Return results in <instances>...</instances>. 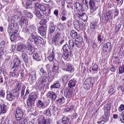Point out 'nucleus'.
<instances>
[{
  "mask_svg": "<svg viewBox=\"0 0 124 124\" xmlns=\"http://www.w3.org/2000/svg\"><path fill=\"white\" fill-rule=\"evenodd\" d=\"M6 99L9 101H12L14 99L12 95V93L10 92L8 94H7L6 96Z\"/></svg>",
  "mask_w": 124,
  "mask_h": 124,
  "instance_id": "obj_36",
  "label": "nucleus"
},
{
  "mask_svg": "<svg viewBox=\"0 0 124 124\" xmlns=\"http://www.w3.org/2000/svg\"><path fill=\"white\" fill-rule=\"evenodd\" d=\"M118 110L119 111H121L124 110V104H121L119 107Z\"/></svg>",
  "mask_w": 124,
  "mask_h": 124,
  "instance_id": "obj_60",
  "label": "nucleus"
},
{
  "mask_svg": "<svg viewBox=\"0 0 124 124\" xmlns=\"http://www.w3.org/2000/svg\"><path fill=\"white\" fill-rule=\"evenodd\" d=\"M73 93L72 91H71L70 89L66 88L64 89V95L67 98L69 99L71 97Z\"/></svg>",
  "mask_w": 124,
  "mask_h": 124,
  "instance_id": "obj_12",
  "label": "nucleus"
},
{
  "mask_svg": "<svg viewBox=\"0 0 124 124\" xmlns=\"http://www.w3.org/2000/svg\"><path fill=\"white\" fill-rule=\"evenodd\" d=\"M48 81V79L47 77H45L41 79L40 80V83L41 84H42L43 83L45 82L46 83V81Z\"/></svg>",
  "mask_w": 124,
  "mask_h": 124,
  "instance_id": "obj_53",
  "label": "nucleus"
},
{
  "mask_svg": "<svg viewBox=\"0 0 124 124\" xmlns=\"http://www.w3.org/2000/svg\"><path fill=\"white\" fill-rule=\"evenodd\" d=\"M16 119L19 120L20 124H28L27 119L25 118H21L23 116V113L22 111L19 109H17L16 111Z\"/></svg>",
  "mask_w": 124,
  "mask_h": 124,
  "instance_id": "obj_2",
  "label": "nucleus"
},
{
  "mask_svg": "<svg viewBox=\"0 0 124 124\" xmlns=\"http://www.w3.org/2000/svg\"><path fill=\"white\" fill-rule=\"evenodd\" d=\"M36 78V77L35 74V75H34L30 76L29 77V78H28V79L29 80H31L32 82H33L35 81Z\"/></svg>",
  "mask_w": 124,
  "mask_h": 124,
  "instance_id": "obj_42",
  "label": "nucleus"
},
{
  "mask_svg": "<svg viewBox=\"0 0 124 124\" xmlns=\"http://www.w3.org/2000/svg\"><path fill=\"white\" fill-rule=\"evenodd\" d=\"M9 36L10 39L12 42L14 41L17 37V34H12L9 35Z\"/></svg>",
  "mask_w": 124,
  "mask_h": 124,
  "instance_id": "obj_37",
  "label": "nucleus"
},
{
  "mask_svg": "<svg viewBox=\"0 0 124 124\" xmlns=\"http://www.w3.org/2000/svg\"><path fill=\"white\" fill-rule=\"evenodd\" d=\"M103 36L99 34L98 36L97 40L100 42H101L103 40Z\"/></svg>",
  "mask_w": 124,
  "mask_h": 124,
  "instance_id": "obj_48",
  "label": "nucleus"
},
{
  "mask_svg": "<svg viewBox=\"0 0 124 124\" xmlns=\"http://www.w3.org/2000/svg\"><path fill=\"white\" fill-rule=\"evenodd\" d=\"M76 82V80H70L68 84V85L69 87L70 88L75 87Z\"/></svg>",
  "mask_w": 124,
  "mask_h": 124,
  "instance_id": "obj_25",
  "label": "nucleus"
},
{
  "mask_svg": "<svg viewBox=\"0 0 124 124\" xmlns=\"http://www.w3.org/2000/svg\"><path fill=\"white\" fill-rule=\"evenodd\" d=\"M66 70L67 71H69L70 72H72L74 71V67L72 66L71 64L67 62L66 65Z\"/></svg>",
  "mask_w": 124,
  "mask_h": 124,
  "instance_id": "obj_20",
  "label": "nucleus"
},
{
  "mask_svg": "<svg viewBox=\"0 0 124 124\" xmlns=\"http://www.w3.org/2000/svg\"><path fill=\"white\" fill-rule=\"evenodd\" d=\"M19 93L17 91L14 92L12 93V95L14 98L16 96L17 97L19 95Z\"/></svg>",
  "mask_w": 124,
  "mask_h": 124,
  "instance_id": "obj_61",
  "label": "nucleus"
},
{
  "mask_svg": "<svg viewBox=\"0 0 124 124\" xmlns=\"http://www.w3.org/2000/svg\"><path fill=\"white\" fill-rule=\"evenodd\" d=\"M62 49L65 53H69L70 51H72L69 46L67 44L63 46Z\"/></svg>",
  "mask_w": 124,
  "mask_h": 124,
  "instance_id": "obj_22",
  "label": "nucleus"
},
{
  "mask_svg": "<svg viewBox=\"0 0 124 124\" xmlns=\"http://www.w3.org/2000/svg\"><path fill=\"white\" fill-rule=\"evenodd\" d=\"M44 113L47 116H50L51 115V111L48 108L47 109H46L44 112Z\"/></svg>",
  "mask_w": 124,
  "mask_h": 124,
  "instance_id": "obj_44",
  "label": "nucleus"
},
{
  "mask_svg": "<svg viewBox=\"0 0 124 124\" xmlns=\"http://www.w3.org/2000/svg\"><path fill=\"white\" fill-rule=\"evenodd\" d=\"M26 87L25 86L23 85L22 87L21 90V96L22 97L24 96V90L25 88Z\"/></svg>",
  "mask_w": 124,
  "mask_h": 124,
  "instance_id": "obj_52",
  "label": "nucleus"
},
{
  "mask_svg": "<svg viewBox=\"0 0 124 124\" xmlns=\"http://www.w3.org/2000/svg\"><path fill=\"white\" fill-rule=\"evenodd\" d=\"M34 12L36 16L39 19H41L43 18V16L40 13V11L38 9H35Z\"/></svg>",
  "mask_w": 124,
  "mask_h": 124,
  "instance_id": "obj_29",
  "label": "nucleus"
},
{
  "mask_svg": "<svg viewBox=\"0 0 124 124\" xmlns=\"http://www.w3.org/2000/svg\"><path fill=\"white\" fill-rule=\"evenodd\" d=\"M87 1L91 11L93 12L97 9L95 5V1L93 0H90L89 1H88V0Z\"/></svg>",
  "mask_w": 124,
  "mask_h": 124,
  "instance_id": "obj_11",
  "label": "nucleus"
},
{
  "mask_svg": "<svg viewBox=\"0 0 124 124\" xmlns=\"http://www.w3.org/2000/svg\"><path fill=\"white\" fill-rule=\"evenodd\" d=\"M69 47L72 50L75 46L74 41L72 40H69Z\"/></svg>",
  "mask_w": 124,
  "mask_h": 124,
  "instance_id": "obj_38",
  "label": "nucleus"
},
{
  "mask_svg": "<svg viewBox=\"0 0 124 124\" xmlns=\"http://www.w3.org/2000/svg\"><path fill=\"white\" fill-rule=\"evenodd\" d=\"M47 22V20L45 19H41L39 22V24L40 25L45 24Z\"/></svg>",
  "mask_w": 124,
  "mask_h": 124,
  "instance_id": "obj_54",
  "label": "nucleus"
},
{
  "mask_svg": "<svg viewBox=\"0 0 124 124\" xmlns=\"http://www.w3.org/2000/svg\"><path fill=\"white\" fill-rule=\"evenodd\" d=\"M74 41V44L75 46L77 47H80L81 43L76 41Z\"/></svg>",
  "mask_w": 124,
  "mask_h": 124,
  "instance_id": "obj_59",
  "label": "nucleus"
},
{
  "mask_svg": "<svg viewBox=\"0 0 124 124\" xmlns=\"http://www.w3.org/2000/svg\"><path fill=\"white\" fill-rule=\"evenodd\" d=\"M33 57L34 59L38 61H41L40 56L37 53H34Z\"/></svg>",
  "mask_w": 124,
  "mask_h": 124,
  "instance_id": "obj_34",
  "label": "nucleus"
},
{
  "mask_svg": "<svg viewBox=\"0 0 124 124\" xmlns=\"http://www.w3.org/2000/svg\"><path fill=\"white\" fill-rule=\"evenodd\" d=\"M62 122L63 124H70V118L65 116L62 119Z\"/></svg>",
  "mask_w": 124,
  "mask_h": 124,
  "instance_id": "obj_21",
  "label": "nucleus"
},
{
  "mask_svg": "<svg viewBox=\"0 0 124 124\" xmlns=\"http://www.w3.org/2000/svg\"><path fill=\"white\" fill-rule=\"evenodd\" d=\"M7 107L4 104H0V115L6 113L7 110Z\"/></svg>",
  "mask_w": 124,
  "mask_h": 124,
  "instance_id": "obj_16",
  "label": "nucleus"
},
{
  "mask_svg": "<svg viewBox=\"0 0 124 124\" xmlns=\"http://www.w3.org/2000/svg\"><path fill=\"white\" fill-rule=\"evenodd\" d=\"M20 16H18V15H15L14 16H13L12 17V19H13L12 21V22H14L15 21V20L16 19H18L19 18H20Z\"/></svg>",
  "mask_w": 124,
  "mask_h": 124,
  "instance_id": "obj_56",
  "label": "nucleus"
},
{
  "mask_svg": "<svg viewBox=\"0 0 124 124\" xmlns=\"http://www.w3.org/2000/svg\"><path fill=\"white\" fill-rule=\"evenodd\" d=\"M37 98V96L35 94H30L27 100V105L31 107H34L35 101Z\"/></svg>",
  "mask_w": 124,
  "mask_h": 124,
  "instance_id": "obj_4",
  "label": "nucleus"
},
{
  "mask_svg": "<svg viewBox=\"0 0 124 124\" xmlns=\"http://www.w3.org/2000/svg\"><path fill=\"white\" fill-rule=\"evenodd\" d=\"M47 30V27L46 25L42 26L38 28V32L42 36L46 35Z\"/></svg>",
  "mask_w": 124,
  "mask_h": 124,
  "instance_id": "obj_9",
  "label": "nucleus"
},
{
  "mask_svg": "<svg viewBox=\"0 0 124 124\" xmlns=\"http://www.w3.org/2000/svg\"><path fill=\"white\" fill-rule=\"evenodd\" d=\"M26 48L25 44H19L17 47V49L18 51L22 52L24 51V50Z\"/></svg>",
  "mask_w": 124,
  "mask_h": 124,
  "instance_id": "obj_19",
  "label": "nucleus"
},
{
  "mask_svg": "<svg viewBox=\"0 0 124 124\" xmlns=\"http://www.w3.org/2000/svg\"><path fill=\"white\" fill-rule=\"evenodd\" d=\"M59 82V81L56 82V83H54L51 86L50 88L52 89L59 88L60 86V84Z\"/></svg>",
  "mask_w": 124,
  "mask_h": 124,
  "instance_id": "obj_33",
  "label": "nucleus"
},
{
  "mask_svg": "<svg viewBox=\"0 0 124 124\" xmlns=\"http://www.w3.org/2000/svg\"><path fill=\"white\" fill-rule=\"evenodd\" d=\"M106 15L107 16H109L113 17V12L111 10H109L108 11H107Z\"/></svg>",
  "mask_w": 124,
  "mask_h": 124,
  "instance_id": "obj_58",
  "label": "nucleus"
},
{
  "mask_svg": "<svg viewBox=\"0 0 124 124\" xmlns=\"http://www.w3.org/2000/svg\"><path fill=\"white\" fill-rule=\"evenodd\" d=\"M5 46V42L4 41H2L0 44V51H4V49Z\"/></svg>",
  "mask_w": 124,
  "mask_h": 124,
  "instance_id": "obj_39",
  "label": "nucleus"
},
{
  "mask_svg": "<svg viewBox=\"0 0 124 124\" xmlns=\"http://www.w3.org/2000/svg\"><path fill=\"white\" fill-rule=\"evenodd\" d=\"M77 16L79 17L81 19L82 18L83 19V17H87V16L85 13H83L82 14L77 13Z\"/></svg>",
  "mask_w": 124,
  "mask_h": 124,
  "instance_id": "obj_47",
  "label": "nucleus"
},
{
  "mask_svg": "<svg viewBox=\"0 0 124 124\" xmlns=\"http://www.w3.org/2000/svg\"><path fill=\"white\" fill-rule=\"evenodd\" d=\"M39 9L42 11V13L44 15H48V14H46V8L44 5L42 4L40 6V7Z\"/></svg>",
  "mask_w": 124,
  "mask_h": 124,
  "instance_id": "obj_35",
  "label": "nucleus"
},
{
  "mask_svg": "<svg viewBox=\"0 0 124 124\" xmlns=\"http://www.w3.org/2000/svg\"><path fill=\"white\" fill-rule=\"evenodd\" d=\"M103 117L104 120H102L101 121H100L99 122H98V124H103L106 122L108 120V118L107 119H106V116H105L104 115L103 116Z\"/></svg>",
  "mask_w": 124,
  "mask_h": 124,
  "instance_id": "obj_46",
  "label": "nucleus"
},
{
  "mask_svg": "<svg viewBox=\"0 0 124 124\" xmlns=\"http://www.w3.org/2000/svg\"><path fill=\"white\" fill-rule=\"evenodd\" d=\"M97 23H92L90 24V27L93 29H94V28L97 26Z\"/></svg>",
  "mask_w": 124,
  "mask_h": 124,
  "instance_id": "obj_64",
  "label": "nucleus"
},
{
  "mask_svg": "<svg viewBox=\"0 0 124 124\" xmlns=\"http://www.w3.org/2000/svg\"><path fill=\"white\" fill-rule=\"evenodd\" d=\"M83 40V39L82 37L81 36H79L78 38L75 39V41H77L78 42L82 43Z\"/></svg>",
  "mask_w": 124,
  "mask_h": 124,
  "instance_id": "obj_49",
  "label": "nucleus"
},
{
  "mask_svg": "<svg viewBox=\"0 0 124 124\" xmlns=\"http://www.w3.org/2000/svg\"><path fill=\"white\" fill-rule=\"evenodd\" d=\"M10 27L13 29V31H18L19 29V27L18 24L16 23L12 22L11 24L9 25Z\"/></svg>",
  "mask_w": 124,
  "mask_h": 124,
  "instance_id": "obj_18",
  "label": "nucleus"
},
{
  "mask_svg": "<svg viewBox=\"0 0 124 124\" xmlns=\"http://www.w3.org/2000/svg\"><path fill=\"white\" fill-rule=\"evenodd\" d=\"M112 45L111 44L110 42H108L105 44L102 47V51L105 54L107 55L111 50Z\"/></svg>",
  "mask_w": 124,
  "mask_h": 124,
  "instance_id": "obj_6",
  "label": "nucleus"
},
{
  "mask_svg": "<svg viewBox=\"0 0 124 124\" xmlns=\"http://www.w3.org/2000/svg\"><path fill=\"white\" fill-rule=\"evenodd\" d=\"M120 66H120L119 68V73L120 74L124 73V66H122L121 67Z\"/></svg>",
  "mask_w": 124,
  "mask_h": 124,
  "instance_id": "obj_51",
  "label": "nucleus"
},
{
  "mask_svg": "<svg viewBox=\"0 0 124 124\" xmlns=\"http://www.w3.org/2000/svg\"><path fill=\"white\" fill-rule=\"evenodd\" d=\"M113 19V17L109 16L106 15H104L102 18V22L104 23H107L108 21L110 22Z\"/></svg>",
  "mask_w": 124,
  "mask_h": 124,
  "instance_id": "obj_13",
  "label": "nucleus"
},
{
  "mask_svg": "<svg viewBox=\"0 0 124 124\" xmlns=\"http://www.w3.org/2000/svg\"><path fill=\"white\" fill-rule=\"evenodd\" d=\"M30 33H33L34 32L36 29V27L33 24L30 25L28 26Z\"/></svg>",
  "mask_w": 124,
  "mask_h": 124,
  "instance_id": "obj_31",
  "label": "nucleus"
},
{
  "mask_svg": "<svg viewBox=\"0 0 124 124\" xmlns=\"http://www.w3.org/2000/svg\"><path fill=\"white\" fill-rule=\"evenodd\" d=\"M22 56L24 62L27 63L28 62V56L25 51H23L22 52Z\"/></svg>",
  "mask_w": 124,
  "mask_h": 124,
  "instance_id": "obj_24",
  "label": "nucleus"
},
{
  "mask_svg": "<svg viewBox=\"0 0 124 124\" xmlns=\"http://www.w3.org/2000/svg\"><path fill=\"white\" fill-rule=\"evenodd\" d=\"M28 46V47L27 48L26 52L28 54H31L35 50L34 48L33 47L32 45L30 44H29Z\"/></svg>",
  "mask_w": 124,
  "mask_h": 124,
  "instance_id": "obj_14",
  "label": "nucleus"
},
{
  "mask_svg": "<svg viewBox=\"0 0 124 124\" xmlns=\"http://www.w3.org/2000/svg\"><path fill=\"white\" fill-rule=\"evenodd\" d=\"M23 30L24 32L26 34H28L30 33L28 27V28L27 27H26L24 28Z\"/></svg>",
  "mask_w": 124,
  "mask_h": 124,
  "instance_id": "obj_62",
  "label": "nucleus"
},
{
  "mask_svg": "<svg viewBox=\"0 0 124 124\" xmlns=\"http://www.w3.org/2000/svg\"><path fill=\"white\" fill-rule=\"evenodd\" d=\"M57 62H54L53 65H50L49 66V64H48L46 65V69L48 70L50 72H55L57 71L59 69L58 65Z\"/></svg>",
  "mask_w": 124,
  "mask_h": 124,
  "instance_id": "obj_5",
  "label": "nucleus"
},
{
  "mask_svg": "<svg viewBox=\"0 0 124 124\" xmlns=\"http://www.w3.org/2000/svg\"><path fill=\"white\" fill-rule=\"evenodd\" d=\"M14 66L12 68L13 69L19 66L20 64V62L19 60L17 58H15L14 61Z\"/></svg>",
  "mask_w": 124,
  "mask_h": 124,
  "instance_id": "obj_28",
  "label": "nucleus"
},
{
  "mask_svg": "<svg viewBox=\"0 0 124 124\" xmlns=\"http://www.w3.org/2000/svg\"><path fill=\"white\" fill-rule=\"evenodd\" d=\"M47 97L51 99L52 100L54 101L57 97V95L53 92L49 91L47 94Z\"/></svg>",
  "mask_w": 124,
  "mask_h": 124,
  "instance_id": "obj_15",
  "label": "nucleus"
},
{
  "mask_svg": "<svg viewBox=\"0 0 124 124\" xmlns=\"http://www.w3.org/2000/svg\"><path fill=\"white\" fill-rule=\"evenodd\" d=\"M121 24H117L116 26V27L115 29L116 32H117L119 31V30L121 28Z\"/></svg>",
  "mask_w": 124,
  "mask_h": 124,
  "instance_id": "obj_63",
  "label": "nucleus"
},
{
  "mask_svg": "<svg viewBox=\"0 0 124 124\" xmlns=\"http://www.w3.org/2000/svg\"><path fill=\"white\" fill-rule=\"evenodd\" d=\"M54 52L53 51L49 56L47 57V58L50 62L53 61V63H54V62H57L56 61L54 60L55 59L54 58Z\"/></svg>",
  "mask_w": 124,
  "mask_h": 124,
  "instance_id": "obj_23",
  "label": "nucleus"
},
{
  "mask_svg": "<svg viewBox=\"0 0 124 124\" xmlns=\"http://www.w3.org/2000/svg\"><path fill=\"white\" fill-rule=\"evenodd\" d=\"M70 35L71 37L73 38H75L77 36V33L74 30H72L71 31Z\"/></svg>",
  "mask_w": 124,
  "mask_h": 124,
  "instance_id": "obj_40",
  "label": "nucleus"
},
{
  "mask_svg": "<svg viewBox=\"0 0 124 124\" xmlns=\"http://www.w3.org/2000/svg\"><path fill=\"white\" fill-rule=\"evenodd\" d=\"M55 27H50L49 29V33L51 34L54 32L55 30Z\"/></svg>",
  "mask_w": 124,
  "mask_h": 124,
  "instance_id": "obj_57",
  "label": "nucleus"
},
{
  "mask_svg": "<svg viewBox=\"0 0 124 124\" xmlns=\"http://www.w3.org/2000/svg\"><path fill=\"white\" fill-rule=\"evenodd\" d=\"M13 29L11 27H10L9 25L8 26V27L7 29V32H8V34L9 35H10L11 34H12L13 31Z\"/></svg>",
  "mask_w": 124,
  "mask_h": 124,
  "instance_id": "obj_50",
  "label": "nucleus"
},
{
  "mask_svg": "<svg viewBox=\"0 0 124 124\" xmlns=\"http://www.w3.org/2000/svg\"><path fill=\"white\" fill-rule=\"evenodd\" d=\"M39 120L41 124H50V119L49 118H45L43 115L39 116Z\"/></svg>",
  "mask_w": 124,
  "mask_h": 124,
  "instance_id": "obj_10",
  "label": "nucleus"
},
{
  "mask_svg": "<svg viewBox=\"0 0 124 124\" xmlns=\"http://www.w3.org/2000/svg\"><path fill=\"white\" fill-rule=\"evenodd\" d=\"M44 40L40 36H38L36 39L35 40L34 43L35 44H44Z\"/></svg>",
  "mask_w": 124,
  "mask_h": 124,
  "instance_id": "obj_17",
  "label": "nucleus"
},
{
  "mask_svg": "<svg viewBox=\"0 0 124 124\" xmlns=\"http://www.w3.org/2000/svg\"><path fill=\"white\" fill-rule=\"evenodd\" d=\"M94 79L93 78H87L84 82L83 86L87 90H89L92 87L94 83Z\"/></svg>",
  "mask_w": 124,
  "mask_h": 124,
  "instance_id": "obj_3",
  "label": "nucleus"
},
{
  "mask_svg": "<svg viewBox=\"0 0 124 124\" xmlns=\"http://www.w3.org/2000/svg\"><path fill=\"white\" fill-rule=\"evenodd\" d=\"M111 106L110 104L107 103L105 105L104 107L105 116H106V119H107L110 114V110Z\"/></svg>",
  "mask_w": 124,
  "mask_h": 124,
  "instance_id": "obj_8",
  "label": "nucleus"
},
{
  "mask_svg": "<svg viewBox=\"0 0 124 124\" xmlns=\"http://www.w3.org/2000/svg\"><path fill=\"white\" fill-rule=\"evenodd\" d=\"M82 6H83L84 9L85 11H86L88 9V2L86 0H83Z\"/></svg>",
  "mask_w": 124,
  "mask_h": 124,
  "instance_id": "obj_27",
  "label": "nucleus"
},
{
  "mask_svg": "<svg viewBox=\"0 0 124 124\" xmlns=\"http://www.w3.org/2000/svg\"><path fill=\"white\" fill-rule=\"evenodd\" d=\"M65 99L63 96L61 97V98H59L58 99L56 100V101L57 103H60L63 100H64Z\"/></svg>",
  "mask_w": 124,
  "mask_h": 124,
  "instance_id": "obj_55",
  "label": "nucleus"
},
{
  "mask_svg": "<svg viewBox=\"0 0 124 124\" xmlns=\"http://www.w3.org/2000/svg\"><path fill=\"white\" fill-rule=\"evenodd\" d=\"M30 111L32 113L33 115L34 116H36L37 115V112L36 108H31L30 109Z\"/></svg>",
  "mask_w": 124,
  "mask_h": 124,
  "instance_id": "obj_41",
  "label": "nucleus"
},
{
  "mask_svg": "<svg viewBox=\"0 0 124 124\" xmlns=\"http://www.w3.org/2000/svg\"><path fill=\"white\" fill-rule=\"evenodd\" d=\"M72 53V51H71L69 52V53H65V54L63 55V57L65 59H67L68 57L71 56Z\"/></svg>",
  "mask_w": 124,
  "mask_h": 124,
  "instance_id": "obj_43",
  "label": "nucleus"
},
{
  "mask_svg": "<svg viewBox=\"0 0 124 124\" xmlns=\"http://www.w3.org/2000/svg\"><path fill=\"white\" fill-rule=\"evenodd\" d=\"M20 19L19 21V24L21 26V27H23L24 24L25 25H27L28 23V19L26 16L23 15L21 12L20 13Z\"/></svg>",
  "mask_w": 124,
  "mask_h": 124,
  "instance_id": "obj_7",
  "label": "nucleus"
},
{
  "mask_svg": "<svg viewBox=\"0 0 124 124\" xmlns=\"http://www.w3.org/2000/svg\"><path fill=\"white\" fill-rule=\"evenodd\" d=\"M45 102L42 101L40 100H39L37 102L36 105L37 107L39 108H43L45 104Z\"/></svg>",
  "mask_w": 124,
  "mask_h": 124,
  "instance_id": "obj_26",
  "label": "nucleus"
},
{
  "mask_svg": "<svg viewBox=\"0 0 124 124\" xmlns=\"http://www.w3.org/2000/svg\"><path fill=\"white\" fill-rule=\"evenodd\" d=\"M49 108L51 111L52 114L53 113L54 114V113L57 110V108L54 105L50 106Z\"/></svg>",
  "mask_w": 124,
  "mask_h": 124,
  "instance_id": "obj_32",
  "label": "nucleus"
},
{
  "mask_svg": "<svg viewBox=\"0 0 124 124\" xmlns=\"http://www.w3.org/2000/svg\"><path fill=\"white\" fill-rule=\"evenodd\" d=\"M39 70L41 73H42V75L44 76H46L47 75V73L45 70L43 68H41Z\"/></svg>",
  "mask_w": 124,
  "mask_h": 124,
  "instance_id": "obj_45",
  "label": "nucleus"
},
{
  "mask_svg": "<svg viewBox=\"0 0 124 124\" xmlns=\"http://www.w3.org/2000/svg\"><path fill=\"white\" fill-rule=\"evenodd\" d=\"M81 4L79 2H77L75 3V7L77 10L79 12H80Z\"/></svg>",
  "mask_w": 124,
  "mask_h": 124,
  "instance_id": "obj_30",
  "label": "nucleus"
},
{
  "mask_svg": "<svg viewBox=\"0 0 124 124\" xmlns=\"http://www.w3.org/2000/svg\"><path fill=\"white\" fill-rule=\"evenodd\" d=\"M61 39L62 35L60 30L59 29H56L52 38V43L54 45L57 46L58 44L59 41Z\"/></svg>",
  "mask_w": 124,
  "mask_h": 124,
  "instance_id": "obj_1",
  "label": "nucleus"
}]
</instances>
